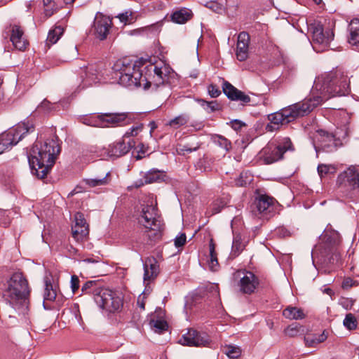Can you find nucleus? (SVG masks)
I'll use <instances>...</instances> for the list:
<instances>
[{
  "mask_svg": "<svg viewBox=\"0 0 359 359\" xmlns=\"http://www.w3.org/2000/svg\"><path fill=\"white\" fill-rule=\"evenodd\" d=\"M349 83L347 75L339 69L322 74L315 79L311 97L268 115L269 123L266 126V131L273 132L278 130L280 126L309 114L314 108L331 97L348 95L350 92Z\"/></svg>",
  "mask_w": 359,
  "mask_h": 359,
  "instance_id": "nucleus-1",
  "label": "nucleus"
},
{
  "mask_svg": "<svg viewBox=\"0 0 359 359\" xmlns=\"http://www.w3.org/2000/svg\"><path fill=\"white\" fill-rule=\"evenodd\" d=\"M145 68L148 76H143L141 67L129 58L118 60L112 67L114 77L118 84L128 88L142 86L144 89H148L151 85L158 87L163 84L171 72V68L163 62L149 64Z\"/></svg>",
  "mask_w": 359,
  "mask_h": 359,
  "instance_id": "nucleus-2",
  "label": "nucleus"
},
{
  "mask_svg": "<svg viewBox=\"0 0 359 359\" xmlns=\"http://www.w3.org/2000/svg\"><path fill=\"white\" fill-rule=\"evenodd\" d=\"M60 151L59 144L53 139L43 143L36 142L28 156L32 173L39 179L46 177Z\"/></svg>",
  "mask_w": 359,
  "mask_h": 359,
  "instance_id": "nucleus-3",
  "label": "nucleus"
},
{
  "mask_svg": "<svg viewBox=\"0 0 359 359\" xmlns=\"http://www.w3.org/2000/svg\"><path fill=\"white\" fill-rule=\"evenodd\" d=\"M81 291L84 294H92L97 305L109 312L118 311L123 306L118 294L109 288L99 286L95 281L86 282Z\"/></svg>",
  "mask_w": 359,
  "mask_h": 359,
  "instance_id": "nucleus-4",
  "label": "nucleus"
},
{
  "mask_svg": "<svg viewBox=\"0 0 359 359\" xmlns=\"http://www.w3.org/2000/svg\"><path fill=\"white\" fill-rule=\"evenodd\" d=\"M30 294L28 282L22 273H14L7 281L4 297L13 306L25 303Z\"/></svg>",
  "mask_w": 359,
  "mask_h": 359,
  "instance_id": "nucleus-5",
  "label": "nucleus"
},
{
  "mask_svg": "<svg viewBox=\"0 0 359 359\" xmlns=\"http://www.w3.org/2000/svg\"><path fill=\"white\" fill-rule=\"evenodd\" d=\"M321 243L315 246L311 255L320 253L322 258L330 264L338 262L340 259V253L338 246L340 243L339 234L336 231H325L320 235Z\"/></svg>",
  "mask_w": 359,
  "mask_h": 359,
  "instance_id": "nucleus-6",
  "label": "nucleus"
},
{
  "mask_svg": "<svg viewBox=\"0 0 359 359\" xmlns=\"http://www.w3.org/2000/svg\"><path fill=\"white\" fill-rule=\"evenodd\" d=\"M339 194L351 199L359 198V171L353 165L339 174L336 182Z\"/></svg>",
  "mask_w": 359,
  "mask_h": 359,
  "instance_id": "nucleus-7",
  "label": "nucleus"
},
{
  "mask_svg": "<svg viewBox=\"0 0 359 359\" xmlns=\"http://www.w3.org/2000/svg\"><path fill=\"white\" fill-rule=\"evenodd\" d=\"M294 147L287 137H279L270 142L260 151V158L266 164H271L283 158L287 151H293Z\"/></svg>",
  "mask_w": 359,
  "mask_h": 359,
  "instance_id": "nucleus-8",
  "label": "nucleus"
},
{
  "mask_svg": "<svg viewBox=\"0 0 359 359\" xmlns=\"http://www.w3.org/2000/svg\"><path fill=\"white\" fill-rule=\"evenodd\" d=\"M33 130L34 127L32 124L23 122L0 134V154L10 150L23 138L25 134Z\"/></svg>",
  "mask_w": 359,
  "mask_h": 359,
  "instance_id": "nucleus-9",
  "label": "nucleus"
},
{
  "mask_svg": "<svg viewBox=\"0 0 359 359\" xmlns=\"http://www.w3.org/2000/svg\"><path fill=\"white\" fill-rule=\"evenodd\" d=\"M309 31L312 35L313 48L316 52L324 51L329 46L334 36L330 29L324 32L322 24L316 21L309 25Z\"/></svg>",
  "mask_w": 359,
  "mask_h": 359,
  "instance_id": "nucleus-10",
  "label": "nucleus"
},
{
  "mask_svg": "<svg viewBox=\"0 0 359 359\" xmlns=\"http://www.w3.org/2000/svg\"><path fill=\"white\" fill-rule=\"evenodd\" d=\"M139 223L149 231H154V236L158 238L161 236V220L158 213L157 208L153 204L147 205L142 208L139 217Z\"/></svg>",
  "mask_w": 359,
  "mask_h": 359,
  "instance_id": "nucleus-11",
  "label": "nucleus"
},
{
  "mask_svg": "<svg viewBox=\"0 0 359 359\" xmlns=\"http://www.w3.org/2000/svg\"><path fill=\"white\" fill-rule=\"evenodd\" d=\"M276 201L267 195H259L252 205V213L260 219H269L275 210Z\"/></svg>",
  "mask_w": 359,
  "mask_h": 359,
  "instance_id": "nucleus-12",
  "label": "nucleus"
},
{
  "mask_svg": "<svg viewBox=\"0 0 359 359\" xmlns=\"http://www.w3.org/2000/svg\"><path fill=\"white\" fill-rule=\"evenodd\" d=\"M313 143L317 151L321 149L325 152H332L337 149L339 140L325 130H318L313 136Z\"/></svg>",
  "mask_w": 359,
  "mask_h": 359,
  "instance_id": "nucleus-13",
  "label": "nucleus"
},
{
  "mask_svg": "<svg viewBox=\"0 0 359 359\" xmlns=\"http://www.w3.org/2000/svg\"><path fill=\"white\" fill-rule=\"evenodd\" d=\"M112 26L111 19L102 13H97L91 29L93 34L102 41L107 39Z\"/></svg>",
  "mask_w": 359,
  "mask_h": 359,
  "instance_id": "nucleus-14",
  "label": "nucleus"
},
{
  "mask_svg": "<svg viewBox=\"0 0 359 359\" xmlns=\"http://www.w3.org/2000/svg\"><path fill=\"white\" fill-rule=\"evenodd\" d=\"M102 127H119L128 125L131 123L130 113H104L100 114Z\"/></svg>",
  "mask_w": 359,
  "mask_h": 359,
  "instance_id": "nucleus-15",
  "label": "nucleus"
},
{
  "mask_svg": "<svg viewBox=\"0 0 359 359\" xmlns=\"http://www.w3.org/2000/svg\"><path fill=\"white\" fill-rule=\"evenodd\" d=\"M210 342L209 336L205 332H200L194 329H189L182 335L180 343L189 346H207Z\"/></svg>",
  "mask_w": 359,
  "mask_h": 359,
  "instance_id": "nucleus-16",
  "label": "nucleus"
},
{
  "mask_svg": "<svg viewBox=\"0 0 359 359\" xmlns=\"http://www.w3.org/2000/svg\"><path fill=\"white\" fill-rule=\"evenodd\" d=\"M74 224L72 226V236L78 243H82L87 239L89 233L88 225L84 216L81 212L74 215Z\"/></svg>",
  "mask_w": 359,
  "mask_h": 359,
  "instance_id": "nucleus-17",
  "label": "nucleus"
},
{
  "mask_svg": "<svg viewBox=\"0 0 359 359\" xmlns=\"http://www.w3.org/2000/svg\"><path fill=\"white\" fill-rule=\"evenodd\" d=\"M238 276L240 278L238 283L240 290L245 294H252L259 285L256 276L248 271H239Z\"/></svg>",
  "mask_w": 359,
  "mask_h": 359,
  "instance_id": "nucleus-18",
  "label": "nucleus"
},
{
  "mask_svg": "<svg viewBox=\"0 0 359 359\" xmlns=\"http://www.w3.org/2000/svg\"><path fill=\"white\" fill-rule=\"evenodd\" d=\"M6 30L11 33L10 40L13 46L19 50H25L28 46V41L21 27L16 24H11L6 27Z\"/></svg>",
  "mask_w": 359,
  "mask_h": 359,
  "instance_id": "nucleus-19",
  "label": "nucleus"
},
{
  "mask_svg": "<svg viewBox=\"0 0 359 359\" xmlns=\"http://www.w3.org/2000/svg\"><path fill=\"white\" fill-rule=\"evenodd\" d=\"M134 146L135 142L133 140H130L126 143L125 138L123 137L121 140L109 145L106 152L109 157L118 158L126 154Z\"/></svg>",
  "mask_w": 359,
  "mask_h": 359,
  "instance_id": "nucleus-20",
  "label": "nucleus"
},
{
  "mask_svg": "<svg viewBox=\"0 0 359 359\" xmlns=\"http://www.w3.org/2000/svg\"><path fill=\"white\" fill-rule=\"evenodd\" d=\"M144 282L149 283L154 280L160 272L159 264L154 257H147L143 264Z\"/></svg>",
  "mask_w": 359,
  "mask_h": 359,
  "instance_id": "nucleus-21",
  "label": "nucleus"
},
{
  "mask_svg": "<svg viewBox=\"0 0 359 359\" xmlns=\"http://www.w3.org/2000/svg\"><path fill=\"white\" fill-rule=\"evenodd\" d=\"M222 89L224 93L231 100L241 101L243 104H247L251 100L249 95L237 89L228 81H224Z\"/></svg>",
  "mask_w": 359,
  "mask_h": 359,
  "instance_id": "nucleus-22",
  "label": "nucleus"
},
{
  "mask_svg": "<svg viewBox=\"0 0 359 359\" xmlns=\"http://www.w3.org/2000/svg\"><path fill=\"white\" fill-rule=\"evenodd\" d=\"M250 35L246 32L239 33L236 44V57L239 61H245L248 57Z\"/></svg>",
  "mask_w": 359,
  "mask_h": 359,
  "instance_id": "nucleus-23",
  "label": "nucleus"
},
{
  "mask_svg": "<svg viewBox=\"0 0 359 359\" xmlns=\"http://www.w3.org/2000/svg\"><path fill=\"white\" fill-rule=\"evenodd\" d=\"M165 174L163 171L157 169H151L148 171L143 177L135 182V187L138 188L144 184L159 182L164 180Z\"/></svg>",
  "mask_w": 359,
  "mask_h": 359,
  "instance_id": "nucleus-24",
  "label": "nucleus"
},
{
  "mask_svg": "<svg viewBox=\"0 0 359 359\" xmlns=\"http://www.w3.org/2000/svg\"><path fill=\"white\" fill-rule=\"evenodd\" d=\"M248 243V238L241 233L233 235L231 257L234 258L238 257L245 248Z\"/></svg>",
  "mask_w": 359,
  "mask_h": 359,
  "instance_id": "nucleus-25",
  "label": "nucleus"
},
{
  "mask_svg": "<svg viewBox=\"0 0 359 359\" xmlns=\"http://www.w3.org/2000/svg\"><path fill=\"white\" fill-rule=\"evenodd\" d=\"M216 245L214 240L211 238L209 242V257L208 259V268L212 271H217L219 264L217 259V254L215 250Z\"/></svg>",
  "mask_w": 359,
  "mask_h": 359,
  "instance_id": "nucleus-26",
  "label": "nucleus"
},
{
  "mask_svg": "<svg viewBox=\"0 0 359 359\" xmlns=\"http://www.w3.org/2000/svg\"><path fill=\"white\" fill-rule=\"evenodd\" d=\"M44 283L45 290L43 294V302L45 301H54L57 296V287L53 285L51 282V277L48 276H45ZM43 306H45L44 304ZM44 308H46V306H44Z\"/></svg>",
  "mask_w": 359,
  "mask_h": 359,
  "instance_id": "nucleus-27",
  "label": "nucleus"
},
{
  "mask_svg": "<svg viewBox=\"0 0 359 359\" xmlns=\"http://www.w3.org/2000/svg\"><path fill=\"white\" fill-rule=\"evenodd\" d=\"M86 78L83 79V87L97 83L100 81V76L94 66H89L86 71Z\"/></svg>",
  "mask_w": 359,
  "mask_h": 359,
  "instance_id": "nucleus-28",
  "label": "nucleus"
},
{
  "mask_svg": "<svg viewBox=\"0 0 359 359\" xmlns=\"http://www.w3.org/2000/svg\"><path fill=\"white\" fill-rule=\"evenodd\" d=\"M348 30L350 36L348 43L352 46H358L359 44V20L353 19L351 20Z\"/></svg>",
  "mask_w": 359,
  "mask_h": 359,
  "instance_id": "nucleus-29",
  "label": "nucleus"
},
{
  "mask_svg": "<svg viewBox=\"0 0 359 359\" xmlns=\"http://www.w3.org/2000/svg\"><path fill=\"white\" fill-rule=\"evenodd\" d=\"M283 315L290 320H302L306 316L302 309L294 306H287L283 310Z\"/></svg>",
  "mask_w": 359,
  "mask_h": 359,
  "instance_id": "nucleus-30",
  "label": "nucleus"
},
{
  "mask_svg": "<svg viewBox=\"0 0 359 359\" xmlns=\"http://www.w3.org/2000/svg\"><path fill=\"white\" fill-rule=\"evenodd\" d=\"M191 10L184 8L174 12L171 15V19L174 22L183 24L191 18Z\"/></svg>",
  "mask_w": 359,
  "mask_h": 359,
  "instance_id": "nucleus-31",
  "label": "nucleus"
},
{
  "mask_svg": "<svg viewBox=\"0 0 359 359\" xmlns=\"http://www.w3.org/2000/svg\"><path fill=\"white\" fill-rule=\"evenodd\" d=\"M64 28L60 25L55 26L48 32L46 43L48 45L55 44L63 34Z\"/></svg>",
  "mask_w": 359,
  "mask_h": 359,
  "instance_id": "nucleus-32",
  "label": "nucleus"
},
{
  "mask_svg": "<svg viewBox=\"0 0 359 359\" xmlns=\"http://www.w3.org/2000/svg\"><path fill=\"white\" fill-rule=\"evenodd\" d=\"M109 172H107L104 177L84 179L85 184L90 187H95L99 186H104L109 183L110 179L109 178Z\"/></svg>",
  "mask_w": 359,
  "mask_h": 359,
  "instance_id": "nucleus-33",
  "label": "nucleus"
},
{
  "mask_svg": "<svg viewBox=\"0 0 359 359\" xmlns=\"http://www.w3.org/2000/svg\"><path fill=\"white\" fill-rule=\"evenodd\" d=\"M81 122L89 126L102 127V121L100 114L85 116L81 118Z\"/></svg>",
  "mask_w": 359,
  "mask_h": 359,
  "instance_id": "nucleus-34",
  "label": "nucleus"
},
{
  "mask_svg": "<svg viewBox=\"0 0 359 359\" xmlns=\"http://www.w3.org/2000/svg\"><path fill=\"white\" fill-rule=\"evenodd\" d=\"M116 18H118L119 20L124 25L133 24L137 20V16L130 10L118 14Z\"/></svg>",
  "mask_w": 359,
  "mask_h": 359,
  "instance_id": "nucleus-35",
  "label": "nucleus"
},
{
  "mask_svg": "<svg viewBox=\"0 0 359 359\" xmlns=\"http://www.w3.org/2000/svg\"><path fill=\"white\" fill-rule=\"evenodd\" d=\"M304 332V330L302 327L297 323H292L288 327H287L285 330L284 333L286 336L289 337H295L301 334H302Z\"/></svg>",
  "mask_w": 359,
  "mask_h": 359,
  "instance_id": "nucleus-36",
  "label": "nucleus"
},
{
  "mask_svg": "<svg viewBox=\"0 0 359 359\" xmlns=\"http://www.w3.org/2000/svg\"><path fill=\"white\" fill-rule=\"evenodd\" d=\"M44 13L47 17L53 15L59 8L56 0H43Z\"/></svg>",
  "mask_w": 359,
  "mask_h": 359,
  "instance_id": "nucleus-37",
  "label": "nucleus"
},
{
  "mask_svg": "<svg viewBox=\"0 0 359 359\" xmlns=\"http://www.w3.org/2000/svg\"><path fill=\"white\" fill-rule=\"evenodd\" d=\"M198 102L208 113L219 111L221 108L219 104L216 100L208 102L204 100H200Z\"/></svg>",
  "mask_w": 359,
  "mask_h": 359,
  "instance_id": "nucleus-38",
  "label": "nucleus"
},
{
  "mask_svg": "<svg viewBox=\"0 0 359 359\" xmlns=\"http://www.w3.org/2000/svg\"><path fill=\"white\" fill-rule=\"evenodd\" d=\"M189 118V116L186 114H181L172 119H171L168 125H169L170 127H172L173 128H178L182 126L186 125Z\"/></svg>",
  "mask_w": 359,
  "mask_h": 359,
  "instance_id": "nucleus-39",
  "label": "nucleus"
},
{
  "mask_svg": "<svg viewBox=\"0 0 359 359\" xmlns=\"http://www.w3.org/2000/svg\"><path fill=\"white\" fill-rule=\"evenodd\" d=\"M336 170L337 168L333 165L320 164L318 166V172L320 178L334 174L336 172Z\"/></svg>",
  "mask_w": 359,
  "mask_h": 359,
  "instance_id": "nucleus-40",
  "label": "nucleus"
},
{
  "mask_svg": "<svg viewBox=\"0 0 359 359\" xmlns=\"http://www.w3.org/2000/svg\"><path fill=\"white\" fill-rule=\"evenodd\" d=\"M225 354L231 359H236L241 356L242 351L240 347L228 345L224 348Z\"/></svg>",
  "mask_w": 359,
  "mask_h": 359,
  "instance_id": "nucleus-41",
  "label": "nucleus"
},
{
  "mask_svg": "<svg viewBox=\"0 0 359 359\" xmlns=\"http://www.w3.org/2000/svg\"><path fill=\"white\" fill-rule=\"evenodd\" d=\"M213 141L217 145L224 149L226 151H229L231 147V142L223 136L217 135L214 137Z\"/></svg>",
  "mask_w": 359,
  "mask_h": 359,
  "instance_id": "nucleus-42",
  "label": "nucleus"
},
{
  "mask_svg": "<svg viewBox=\"0 0 359 359\" xmlns=\"http://www.w3.org/2000/svg\"><path fill=\"white\" fill-rule=\"evenodd\" d=\"M344 325L349 330H355L357 327V320L352 313H348L344 320Z\"/></svg>",
  "mask_w": 359,
  "mask_h": 359,
  "instance_id": "nucleus-43",
  "label": "nucleus"
},
{
  "mask_svg": "<svg viewBox=\"0 0 359 359\" xmlns=\"http://www.w3.org/2000/svg\"><path fill=\"white\" fill-rule=\"evenodd\" d=\"M151 325L154 327V331L157 333H161L168 329V323L163 320H152L150 322Z\"/></svg>",
  "mask_w": 359,
  "mask_h": 359,
  "instance_id": "nucleus-44",
  "label": "nucleus"
},
{
  "mask_svg": "<svg viewBox=\"0 0 359 359\" xmlns=\"http://www.w3.org/2000/svg\"><path fill=\"white\" fill-rule=\"evenodd\" d=\"M226 201L224 198L217 199L212 204V214L219 213L226 205Z\"/></svg>",
  "mask_w": 359,
  "mask_h": 359,
  "instance_id": "nucleus-45",
  "label": "nucleus"
},
{
  "mask_svg": "<svg viewBox=\"0 0 359 359\" xmlns=\"http://www.w3.org/2000/svg\"><path fill=\"white\" fill-rule=\"evenodd\" d=\"M143 128L142 124H139L135 126H133L130 128L123 135V138H128L130 137H133L137 135V134L142 131Z\"/></svg>",
  "mask_w": 359,
  "mask_h": 359,
  "instance_id": "nucleus-46",
  "label": "nucleus"
},
{
  "mask_svg": "<svg viewBox=\"0 0 359 359\" xmlns=\"http://www.w3.org/2000/svg\"><path fill=\"white\" fill-rule=\"evenodd\" d=\"M304 342L306 346L314 347L318 344L316 341V334L308 335L304 337Z\"/></svg>",
  "mask_w": 359,
  "mask_h": 359,
  "instance_id": "nucleus-47",
  "label": "nucleus"
},
{
  "mask_svg": "<svg viewBox=\"0 0 359 359\" xmlns=\"http://www.w3.org/2000/svg\"><path fill=\"white\" fill-rule=\"evenodd\" d=\"M208 90L212 97H217L221 94L219 89L214 84L209 85Z\"/></svg>",
  "mask_w": 359,
  "mask_h": 359,
  "instance_id": "nucleus-48",
  "label": "nucleus"
},
{
  "mask_svg": "<svg viewBox=\"0 0 359 359\" xmlns=\"http://www.w3.org/2000/svg\"><path fill=\"white\" fill-rule=\"evenodd\" d=\"M186 238L187 237L185 233H181L175 238V245L177 248L183 246L186 243Z\"/></svg>",
  "mask_w": 359,
  "mask_h": 359,
  "instance_id": "nucleus-49",
  "label": "nucleus"
},
{
  "mask_svg": "<svg viewBox=\"0 0 359 359\" xmlns=\"http://www.w3.org/2000/svg\"><path fill=\"white\" fill-rule=\"evenodd\" d=\"M71 288L74 293L79 288V279L76 275L72 276L71 278Z\"/></svg>",
  "mask_w": 359,
  "mask_h": 359,
  "instance_id": "nucleus-50",
  "label": "nucleus"
},
{
  "mask_svg": "<svg viewBox=\"0 0 359 359\" xmlns=\"http://www.w3.org/2000/svg\"><path fill=\"white\" fill-rule=\"evenodd\" d=\"M56 104H51L49 101L44 100L40 105V107L46 111H52L55 109Z\"/></svg>",
  "mask_w": 359,
  "mask_h": 359,
  "instance_id": "nucleus-51",
  "label": "nucleus"
},
{
  "mask_svg": "<svg viewBox=\"0 0 359 359\" xmlns=\"http://www.w3.org/2000/svg\"><path fill=\"white\" fill-rule=\"evenodd\" d=\"M198 147H196L194 148H191L189 147L188 145H182V146H180L179 148H177V151L179 154H184V152H188V153H191L192 151H195L198 149Z\"/></svg>",
  "mask_w": 359,
  "mask_h": 359,
  "instance_id": "nucleus-52",
  "label": "nucleus"
},
{
  "mask_svg": "<svg viewBox=\"0 0 359 359\" xmlns=\"http://www.w3.org/2000/svg\"><path fill=\"white\" fill-rule=\"evenodd\" d=\"M147 148L144 147V144H140L137 146V155L136 156L137 159H141L143 157V155L147 152Z\"/></svg>",
  "mask_w": 359,
  "mask_h": 359,
  "instance_id": "nucleus-53",
  "label": "nucleus"
},
{
  "mask_svg": "<svg viewBox=\"0 0 359 359\" xmlns=\"http://www.w3.org/2000/svg\"><path fill=\"white\" fill-rule=\"evenodd\" d=\"M355 282L351 278H345L341 284L344 289H348L354 285Z\"/></svg>",
  "mask_w": 359,
  "mask_h": 359,
  "instance_id": "nucleus-54",
  "label": "nucleus"
},
{
  "mask_svg": "<svg viewBox=\"0 0 359 359\" xmlns=\"http://www.w3.org/2000/svg\"><path fill=\"white\" fill-rule=\"evenodd\" d=\"M327 338V334H325V332H323L322 334L316 335V341L318 344H320L325 341Z\"/></svg>",
  "mask_w": 359,
  "mask_h": 359,
  "instance_id": "nucleus-55",
  "label": "nucleus"
},
{
  "mask_svg": "<svg viewBox=\"0 0 359 359\" xmlns=\"http://www.w3.org/2000/svg\"><path fill=\"white\" fill-rule=\"evenodd\" d=\"M150 28L149 27H142V28H139V29H135L132 32V34H143L145 32H147L148 29H149Z\"/></svg>",
  "mask_w": 359,
  "mask_h": 359,
  "instance_id": "nucleus-56",
  "label": "nucleus"
},
{
  "mask_svg": "<svg viewBox=\"0 0 359 359\" xmlns=\"http://www.w3.org/2000/svg\"><path fill=\"white\" fill-rule=\"evenodd\" d=\"M137 305L140 308L141 310H144L145 304H144V302L143 301V299L141 300V297H139V298L137 299Z\"/></svg>",
  "mask_w": 359,
  "mask_h": 359,
  "instance_id": "nucleus-57",
  "label": "nucleus"
},
{
  "mask_svg": "<svg viewBox=\"0 0 359 359\" xmlns=\"http://www.w3.org/2000/svg\"><path fill=\"white\" fill-rule=\"evenodd\" d=\"M83 262H87V263H96L97 262V260L93 259V258H87V259H85L83 260Z\"/></svg>",
  "mask_w": 359,
  "mask_h": 359,
  "instance_id": "nucleus-58",
  "label": "nucleus"
},
{
  "mask_svg": "<svg viewBox=\"0 0 359 359\" xmlns=\"http://www.w3.org/2000/svg\"><path fill=\"white\" fill-rule=\"evenodd\" d=\"M234 124L236 125L234 127L235 128H236V127H238V128H241L242 126V123L240 121H238V120H235L234 121Z\"/></svg>",
  "mask_w": 359,
  "mask_h": 359,
  "instance_id": "nucleus-59",
  "label": "nucleus"
},
{
  "mask_svg": "<svg viewBox=\"0 0 359 359\" xmlns=\"http://www.w3.org/2000/svg\"><path fill=\"white\" fill-rule=\"evenodd\" d=\"M72 50L74 51V54H73V57H75L77 55V49H76V47L74 46V47H72Z\"/></svg>",
  "mask_w": 359,
  "mask_h": 359,
  "instance_id": "nucleus-60",
  "label": "nucleus"
},
{
  "mask_svg": "<svg viewBox=\"0 0 359 359\" xmlns=\"http://www.w3.org/2000/svg\"><path fill=\"white\" fill-rule=\"evenodd\" d=\"M151 131H150V135H151L153 130L154 128H156V126H155V123L154 122H151Z\"/></svg>",
  "mask_w": 359,
  "mask_h": 359,
  "instance_id": "nucleus-61",
  "label": "nucleus"
},
{
  "mask_svg": "<svg viewBox=\"0 0 359 359\" xmlns=\"http://www.w3.org/2000/svg\"><path fill=\"white\" fill-rule=\"evenodd\" d=\"M66 4H72L75 0H64Z\"/></svg>",
  "mask_w": 359,
  "mask_h": 359,
  "instance_id": "nucleus-62",
  "label": "nucleus"
},
{
  "mask_svg": "<svg viewBox=\"0 0 359 359\" xmlns=\"http://www.w3.org/2000/svg\"><path fill=\"white\" fill-rule=\"evenodd\" d=\"M246 184H247L246 182L243 183V182H240V181H238L237 182V184L239 186H241V187L245 185Z\"/></svg>",
  "mask_w": 359,
  "mask_h": 359,
  "instance_id": "nucleus-63",
  "label": "nucleus"
},
{
  "mask_svg": "<svg viewBox=\"0 0 359 359\" xmlns=\"http://www.w3.org/2000/svg\"><path fill=\"white\" fill-rule=\"evenodd\" d=\"M313 1H314L316 4H320V2L322 1V0H313Z\"/></svg>",
  "mask_w": 359,
  "mask_h": 359,
  "instance_id": "nucleus-64",
  "label": "nucleus"
}]
</instances>
